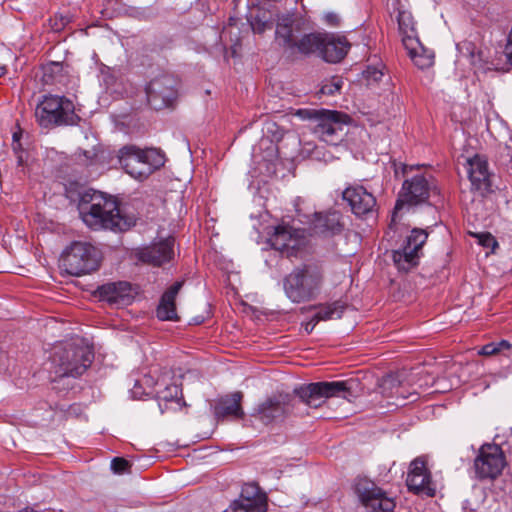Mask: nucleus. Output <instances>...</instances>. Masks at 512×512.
<instances>
[{
    "instance_id": "39448f33",
    "label": "nucleus",
    "mask_w": 512,
    "mask_h": 512,
    "mask_svg": "<svg viewBox=\"0 0 512 512\" xmlns=\"http://www.w3.org/2000/svg\"><path fill=\"white\" fill-rule=\"evenodd\" d=\"M298 115L314 121L313 132L323 142L338 145L347 135L351 118L335 110H299Z\"/></svg>"
},
{
    "instance_id": "f704fd0d",
    "label": "nucleus",
    "mask_w": 512,
    "mask_h": 512,
    "mask_svg": "<svg viewBox=\"0 0 512 512\" xmlns=\"http://www.w3.org/2000/svg\"><path fill=\"white\" fill-rule=\"evenodd\" d=\"M110 467L111 470L117 475L131 474L133 464L125 458L115 457L111 460Z\"/></svg>"
},
{
    "instance_id": "f8f14e48",
    "label": "nucleus",
    "mask_w": 512,
    "mask_h": 512,
    "mask_svg": "<svg viewBox=\"0 0 512 512\" xmlns=\"http://www.w3.org/2000/svg\"><path fill=\"white\" fill-rule=\"evenodd\" d=\"M506 466L504 453L496 444H484L474 461L477 476L482 480H495Z\"/></svg>"
},
{
    "instance_id": "5701e85b",
    "label": "nucleus",
    "mask_w": 512,
    "mask_h": 512,
    "mask_svg": "<svg viewBox=\"0 0 512 512\" xmlns=\"http://www.w3.org/2000/svg\"><path fill=\"white\" fill-rule=\"evenodd\" d=\"M349 48L345 37L324 34L319 54L326 62L337 63L346 56Z\"/></svg>"
},
{
    "instance_id": "72a5a7b5",
    "label": "nucleus",
    "mask_w": 512,
    "mask_h": 512,
    "mask_svg": "<svg viewBox=\"0 0 512 512\" xmlns=\"http://www.w3.org/2000/svg\"><path fill=\"white\" fill-rule=\"evenodd\" d=\"M181 392V388L177 384L172 383L157 391V399L159 402L177 401L181 396ZM159 407L162 410L161 403H159Z\"/></svg>"
},
{
    "instance_id": "bb28decb",
    "label": "nucleus",
    "mask_w": 512,
    "mask_h": 512,
    "mask_svg": "<svg viewBox=\"0 0 512 512\" xmlns=\"http://www.w3.org/2000/svg\"><path fill=\"white\" fill-rule=\"evenodd\" d=\"M242 400L241 392H234L230 396L222 398L215 408V415L218 418L232 416L234 418H241L244 412L241 408L240 402Z\"/></svg>"
},
{
    "instance_id": "58836bf2",
    "label": "nucleus",
    "mask_w": 512,
    "mask_h": 512,
    "mask_svg": "<svg viewBox=\"0 0 512 512\" xmlns=\"http://www.w3.org/2000/svg\"><path fill=\"white\" fill-rule=\"evenodd\" d=\"M366 78L372 81H380L383 77V72L375 67H368L365 71Z\"/></svg>"
},
{
    "instance_id": "4468645a",
    "label": "nucleus",
    "mask_w": 512,
    "mask_h": 512,
    "mask_svg": "<svg viewBox=\"0 0 512 512\" xmlns=\"http://www.w3.org/2000/svg\"><path fill=\"white\" fill-rule=\"evenodd\" d=\"M176 80L170 75H161L146 86L148 103L156 110L166 108L176 98Z\"/></svg>"
},
{
    "instance_id": "1a4fd4ad",
    "label": "nucleus",
    "mask_w": 512,
    "mask_h": 512,
    "mask_svg": "<svg viewBox=\"0 0 512 512\" xmlns=\"http://www.w3.org/2000/svg\"><path fill=\"white\" fill-rule=\"evenodd\" d=\"M100 251L87 242H73L60 259V267L69 275L81 276L95 271L100 264Z\"/></svg>"
},
{
    "instance_id": "6e6552de",
    "label": "nucleus",
    "mask_w": 512,
    "mask_h": 512,
    "mask_svg": "<svg viewBox=\"0 0 512 512\" xmlns=\"http://www.w3.org/2000/svg\"><path fill=\"white\" fill-rule=\"evenodd\" d=\"M299 30L298 23H295L290 18L282 19L276 27L275 39L277 44L291 55L296 52L301 54L320 53L324 34L309 33L297 40L295 32Z\"/></svg>"
},
{
    "instance_id": "6ab92c4d",
    "label": "nucleus",
    "mask_w": 512,
    "mask_h": 512,
    "mask_svg": "<svg viewBox=\"0 0 512 512\" xmlns=\"http://www.w3.org/2000/svg\"><path fill=\"white\" fill-rule=\"evenodd\" d=\"M467 173L473 189L481 192L490 190L491 173L484 156L475 155L467 159Z\"/></svg>"
},
{
    "instance_id": "7ed1b4c3",
    "label": "nucleus",
    "mask_w": 512,
    "mask_h": 512,
    "mask_svg": "<svg viewBox=\"0 0 512 512\" xmlns=\"http://www.w3.org/2000/svg\"><path fill=\"white\" fill-rule=\"evenodd\" d=\"M324 282L323 268L316 263H308L295 267L283 278V290L292 303L300 304L316 299Z\"/></svg>"
},
{
    "instance_id": "2f4dec72",
    "label": "nucleus",
    "mask_w": 512,
    "mask_h": 512,
    "mask_svg": "<svg viewBox=\"0 0 512 512\" xmlns=\"http://www.w3.org/2000/svg\"><path fill=\"white\" fill-rule=\"evenodd\" d=\"M408 478H421L422 480H431V472L428 467L427 456H419L410 463Z\"/></svg>"
},
{
    "instance_id": "412c9836",
    "label": "nucleus",
    "mask_w": 512,
    "mask_h": 512,
    "mask_svg": "<svg viewBox=\"0 0 512 512\" xmlns=\"http://www.w3.org/2000/svg\"><path fill=\"white\" fill-rule=\"evenodd\" d=\"M101 300L116 306L129 305L133 298V289L128 282L120 281L107 283L98 288Z\"/></svg>"
},
{
    "instance_id": "f03ea898",
    "label": "nucleus",
    "mask_w": 512,
    "mask_h": 512,
    "mask_svg": "<svg viewBox=\"0 0 512 512\" xmlns=\"http://www.w3.org/2000/svg\"><path fill=\"white\" fill-rule=\"evenodd\" d=\"M94 358L92 347L82 338H74L55 345L50 356L54 379L82 375Z\"/></svg>"
},
{
    "instance_id": "20e7f679",
    "label": "nucleus",
    "mask_w": 512,
    "mask_h": 512,
    "mask_svg": "<svg viewBox=\"0 0 512 512\" xmlns=\"http://www.w3.org/2000/svg\"><path fill=\"white\" fill-rule=\"evenodd\" d=\"M118 162L132 178L142 181L165 164V155L156 148L125 145L118 150Z\"/></svg>"
},
{
    "instance_id": "e433bc0d",
    "label": "nucleus",
    "mask_w": 512,
    "mask_h": 512,
    "mask_svg": "<svg viewBox=\"0 0 512 512\" xmlns=\"http://www.w3.org/2000/svg\"><path fill=\"white\" fill-rule=\"evenodd\" d=\"M250 25L254 33L262 34L272 28V22L265 17L255 16L250 20Z\"/></svg>"
},
{
    "instance_id": "9b49d317",
    "label": "nucleus",
    "mask_w": 512,
    "mask_h": 512,
    "mask_svg": "<svg viewBox=\"0 0 512 512\" xmlns=\"http://www.w3.org/2000/svg\"><path fill=\"white\" fill-rule=\"evenodd\" d=\"M293 401L288 393H275L260 402L252 416L265 425L281 422L292 413Z\"/></svg>"
},
{
    "instance_id": "a878e982",
    "label": "nucleus",
    "mask_w": 512,
    "mask_h": 512,
    "mask_svg": "<svg viewBox=\"0 0 512 512\" xmlns=\"http://www.w3.org/2000/svg\"><path fill=\"white\" fill-rule=\"evenodd\" d=\"M258 149L262 151L261 155H258L256 149L253 152V157L255 162L265 166L266 172L271 173L274 172L275 169V161L278 158V147L274 143L272 139L268 137H264L260 140Z\"/></svg>"
},
{
    "instance_id": "a18cd8bd",
    "label": "nucleus",
    "mask_w": 512,
    "mask_h": 512,
    "mask_svg": "<svg viewBox=\"0 0 512 512\" xmlns=\"http://www.w3.org/2000/svg\"><path fill=\"white\" fill-rule=\"evenodd\" d=\"M274 129H277V125L274 122H267L266 123V131L268 133H273Z\"/></svg>"
},
{
    "instance_id": "b1692460",
    "label": "nucleus",
    "mask_w": 512,
    "mask_h": 512,
    "mask_svg": "<svg viewBox=\"0 0 512 512\" xmlns=\"http://www.w3.org/2000/svg\"><path fill=\"white\" fill-rule=\"evenodd\" d=\"M404 47L413 63L420 69H426L434 63V52L422 45L419 38L407 37Z\"/></svg>"
},
{
    "instance_id": "f3484780",
    "label": "nucleus",
    "mask_w": 512,
    "mask_h": 512,
    "mask_svg": "<svg viewBox=\"0 0 512 512\" xmlns=\"http://www.w3.org/2000/svg\"><path fill=\"white\" fill-rule=\"evenodd\" d=\"M311 232L322 237H332L342 232V215L336 210L315 212L309 220Z\"/></svg>"
},
{
    "instance_id": "423d86ee",
    "label": "nucleus",
    "mask_w": 512,
    "mask_h": 512,
    "mask_svg": "<svg viewBox=\"0 0 512 512\" xmlns=\"http://www.w3.org/2000/svg\"><path fill=\"white\" fill-rule=\"evenodd\" d=\"M35 118L41 127L76 125L80 118L73 102L58 95H45L35 108Z\"/></svg>"
},
{
    "instance_id": "473e14b6",
    "label": "nucleus",
    "mask_w": 512,
    "mask_h": 512,
    "mask_svg": "<svg viewBox=\"0 0 512 512\" xmlns=\"http://www.w3.org/2000/svg\"><path fill=\"white\" fill-rule=\"evenodd\" d=\"M408 490L422 498L434 497L436 494L435 482H406Z\"/></svg>"
},
{
    "instance_id": "a211bd4d",
    "label": "nucleus",
    "mask_w": 512,
    "mask_h": 512,
    "mask_svg": "<svg viewBox=\"0 0 512 512\" xmlns=\"http://www.w3.org/2000/svg\"><path fill=\"white\" fill-rule=\"evenodd\" d=\"M174 244L175 240L173 237L155 241L138 251V259L147 264L160 266L172 259L174 255Z\"/></svg>"
},
{
    "instance_id": "ea45409f",
    "label": "nucleus",
    "mask_w": 512,
    "mask_h": 512,
    "mask_svg": "<svg viewBox=\"0 0 512 512\" xmlns=\"http://www.w3.org/2000/svg\"><path fill=\"white\" fill-rule=\"evenodd\" d=\"M497 347H496V343L495 342H491V343H488L486 345H484L479 351H478V354L479 355H483V356H491V355H495V354H498V351H497Z\"/></svg>"
},
{
    "instance_id": "7c9ffc66",
    "label": "nucleus",
    "mask_w": 512,
    "mask_h": 512,
    "mask_svg": "<svg viewBox=\"0 0 512 512\" xmlns=\"http://www.w3.org/2000/svg\"><path fill=\"white\" fill-rule=\"evenodd\" d=\"M398 25L399 31L402 35V43L407 37L418 38L415 30V23L412 14L406 10L398 11Z\"/></svg>"
},
{
    "instance_id": "c85d7f7f",
    "label": "nucleus",
    "mask_w": 512,
    "mask_h": 512,
    "mask_svg": "<svg viewBox=\"0 0 512 512\" xmlns=\"http://www.w3.org/2000/svg\"><path fill=\"white\" fill-rule=\"evenodd\" d=\"M460 56L468 59L470 64L477 70L488 69L483 64L482 52L478 51L475 44L470 41H463L456 46Z\"/></svg>"
},
{
    "instance_id": "393cba45",
    "label": "nucleus",
    "mask_w": 512,
    "mask_h": 512,
    "mask_svg": "<svg viewBox=\"0 0 512 512\" xmlns=\"http://www.w3.org/2000/svg\"><path fill=\"white\" fill-rule=\"evenodd\" d=\"M183 286L182 281L175 282L162 295L157 307V317L162 321L177 320L175 299Z\"/></svg>"
},
{
    "instance_id": "cd10ccee",
    "label": "nucleus",
    "mask_w": 512,
    "mask_h": 512,
    "mask_svg": "<svg viewBox=\"0 0 512 512\" xmlns=\"http://www.w3.org/2000/svg\"><path fill=\"white\" fill-rule=\"evenodd\" d=\"M382 393L387 396L388 398H395V399H411L410 401L413 402L417 399L416 393H410L408 396H406L402 392V388L400 386V380L395 375H388L382 379Z\"/></svg>"
},
{
    "instance_id": "49530a36",
    "label": "nucleus",
    "mask_w": 512,
    "mask_h": 512,
    "mask_svg": "<svg viewBox=\"0 0 512 512\" xmlns=\"http://www.w3.org/2000/svg\"><path fill=\"white\" fill-rule=\"evenodd\" d=\"M14 150H15V152L17 153L18 164H19V165H21V164L23 163V156H22V152H20V153H19V152L17 151V148H16V147H14Z\"/></svg>"
},
{
    "instance_id": "f257e3e1",
    "label": "nucleus",
    "mask_w": 512,
    "mask_h": 512,
    "mask_svg": "<svg viewBox=\"0 0 512 512\" xmlns=\"http://www.w3.org/2000/svg\"><path fill=\"white\" fill-rule=\"evenodd\" d=\"M78 209L84 224L94 231H125L135 224L133 217L121 212L114 197L94 189L81 194Z\"/></svg>"
},
{
    "instance_id": "09e8293b",
    "label": "nucleus",
    "mask_w": 512,
    "mask_h": 512,
    "mask_svg": "<svg viewBox=\"0 0 512 512\" xmlns=\"http://www.w3.org/2000/svg\"><path fill=\"white\" fill-rule=\"evenodd\" d=\"M391 232H394L392 225L389 226V230L386 232V236L390 237Z\"/></svg>"
},
{
    "instance_id": "37998d69",
    "label": "nucleus",
    "mask_w": 512,
    "mask_h": 512,
    "mask_svg": "<svg viewBox=\"0 0 512 512\" xmlns=\"http://www.w3.org/2000/svg\"><path fill=\"white\" fill-rule=\"evenodd\" d=\"M496 343V347L498 348L497 351L498 353L504 351V350H509L512 345L510 342H508L507 340H501L499 342H495Z\"/></svg>"
},
{
    "instance_id": "4c0bfd02",
    "label": "nucleus",
    "mask_w": 512,
    "mask_h": 512,
    "mask_svg": "<svg viewBox=\"0 0 512 512\" xmlns=\"http://www.w3.org/2000/svg\"><path fill=\"white\" fill-rule=\"evenodd\" d=\"M478 243L483 247L491 248L492 250L498 246L495 238L490 233L478 235Z\"/></svg>"
},
{
    "instance_id": "2eb2a0df",
    "label": "nucleus",
    "mask_w": 512,
    "mask_h": 512,
    "mask_svg": "<svg viewBox=\"0 0 512 512\" xmlns=\"http://www.w3.org/2000/svg\"><path fill=\"white\" fill-rule=\"evenodd\" d=\"M235 512H266L267 496L258 482H244L238 500L234 502Z\"/></svg>"
},
{
    "instance_id": "4be33fe9",
    "label": "nucleus",
    "mask_w": 512,
    "mask_h": 512,
    "mask_svg": "<svg viewBox=\"0 0 512 512\" xmlns=\"http://www.w3.org/2000/svg\"><path fill=\"white\" fill-rule=\"evenodd\" d=\"M303 237L304 231L294 229L288 225H279L274 228V232L270 235L269 243L273 249L284 251L289 248H297Z\"/></svg>"
},
{
    "instance_id": "ddd939ff",
    "label": "nucleus",
    "mask_w": 512,
    "mask_h": 512,
    "mask_svg": "<svg viewBox=\"0 0 512 512\" xmlns=\"http://www.w3.org/2000/svg\"><path fill=\"white\" fill-rule=\"evenodd\" d=\"M355 493L367 512H393L395 499L375 482H357Z\"/></svg>"
},
{
    "instance_id": "c756f323",
    "label": "nucleus",
    "mask_w": 512,
    "mask_h": 512,
    "mask_svg": "<svg viewBox=\"0 0 512 512\" xmlns=\"http://www.w3.org/2000/svg\"><path fill=\"white\" fill-rule=\"evenodd\" d=\"M344 310L345 305L342 304L340 301H335L326 305L319 306L314 316L319 322L328 321L332 319H339L341 318Z\"/></svg>"
},
{
    "instance_id": "a19ab883",
    "label": "nucleus",
    "mask_w": 512,
    "mask_h": 512,
    "mask_svg": "<svg viewBox=\"0 0 512 512\" xmlns=\"http://www.w3.org/2000/svg\"><path fill=\"white\" fill-rule=\"evenodd\" d=\"M324 20L330 25H336L338 23V16L335 13L329 12L324 14Z\"/></svg>"
},
{
    "instance_id": "0eeeda50",
    "label": "nucleus",
    "mask_w": 512,
    "mask_h": 512,
    "mask_svg": "<svg viewBox=\"0 0 512 512\" xmlns=\"http://www.w3.org/2000/svg\"><path fill=\"white\" fill-rule=\"evenodd\" d=\"M353 380L316 382L302 385L294 391L300 400L309 407L318 408L322 406L328 398H342L352 402L356 398L353 392Z\"/></svg>"
},
{
    "instance_id": "79ce46f5",
    "label": "nucleus",
    "mask_w": 512,
    "mask_h": 512,
    "mask_svg": "<svg viewBox=\"0 0 512 512\" xmlns=\"http://www.w3.org/2000/svg\"><path fill=\"white\" fill-rule=\"evenodd\" d=\"M318 322L319 321L316 319V317L313 316L307 323H305V325H304L305 331L307 333H311Z\"/></svg>"
},
{
    "instance_id": "aec40b11",
    "label": "nucleus",
    "mask_w": 512,
    "mask_h": 512,
    "mask_svg": "<svg viewBox=\"0 0 512 512\" xmlns=\"http://www.w3.org/2000/svg\"><path fill=\"white\" fill-rule=\"evenodd\" d=\"M346 200L354 214L361 216L373 211L376 205L374 195L363 186H351L343 191Z\"/></svg>"
},
{
    "instance_id": "c03bdc74",
    "label": "nucleus",
    "mask_w": 512,
    "mask_h": 512,
    "mask_svg": "<svg viewBox=\"0 0 512 512\" xmlns=\"http://www.w3.org/2000/svg\"><path fill=\"white\" fill-rule=\"evenodd\" d=\"M140 386L138 383H135L134 387L131 389V395L133 398H140L142 395V392L140 390Z\"/></svg>"
},
{
    "instance_id": "9d476101",
    "label": "nucleus",
    "mask_w": 512,
    "mask_h": 512,
    "mask_svg": "<svg viewBox=\"0 0 512 512\" xmlns=\"http://www.w3.org/2000/svg\"><path fill=\"white\" fill-rule=\"evenodd\" d=\"M427 237L426 230L414 228L401 245L392 251L393 262L399 270L409 271L418 265L421 249Z\"/></svg>"
},
{
    "instance_id": "de8ad7c7",
    "label": "nucleus",
    "mask_w": 512,
    "mask_h": 512,
    "mask_svg": "<svg viewBox=\"0 0 512 512\" xmlns=\"http://www.w3.org/2000/svg\"><path fill=\"white\" fill-rule=\"evenodd\" d=\"M6 73V67L0 64V77Z\"/></svg>"
},
{
    "instance_id": "c9c22d12",
    "label": "nucleus",
    "mask_w": 512,
    "mask_h": 512,
    "mask_svg": "<svg viewBox=\"0 0 512 512\" xmlns=\"http://www.w3.org/2000/svg\"><path fill=\"white\" fill-rule=\"evenodd\" d=\"M343 81L339 77H333L325 81L320 89L321 94L333 96L338 93L342 87Z\"/></svg>"
},
{
    "instance_id": "dca6fc26",
    "label": "nucleus",
    "mask_w": 512,
    "mask_h": 512,
    "mask_svg": "<svg viewBox=\"0 0 512 512\" xmlns=\"http://www.w3.org/2000/svg\"><path fill=\"white\" fill-rule=\"evenodd\" d=\"M430 185L424 176L417 175L403 183L399 199L395 206L394 214L404 204L418 205L425 202L429 197ZM395 215H393L394 217Z\"/></svg>"
}]
</instances>
